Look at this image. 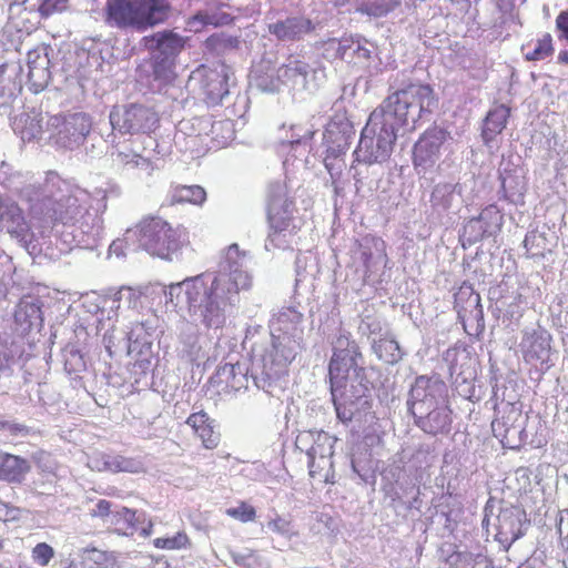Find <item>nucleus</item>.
Masks as SVG:
<instances>
[{"instance_id": "nucleus-1", "label": "nucleus", "mask_w": 568, "mask_h": 568, "mask_svg": "<svg viewBox=\"0 0 568 568\" xmlns=\"http://www.w3.org/2000/svg\"><path fill=\"white\" fill-rule=\"evenodd\" d=\"M0 183L17 193L28 204L30 215L44 223H52L48 239L34 243L41 247L38 255L57 260L73 248L94 250L102 240V214L106 210V191L95 189L92 193L62 180L54 171H48L43 183L33 180L30 172L12 171L2 162Z\"/></svg>"}, {"instance_id": "nucleus-2", "label": "nucleus", "mask_w": 568, "mask_h": 568, "mask_svg": "<svg viewBox=\"0 0 568 568\" xmlns=\"http://www.w3.org/2000/svg\"><path fill=\"white\" fill-rule=\"evenodd\" d=\"M250 264L251 256L232 244L221 255L216 270L171 284L168 302L186 308L206 328H222L239 312L242 295L252 288Z\"/></svg>"}, {"instance_id": "nucleus-3", "label": "nucleus", "mask_w": 568, "mask_h": 568, "mask_svg": "<svg viewBox=\"0 0 568 568\" xmlns=\"http://www.w3.org/2000/svg\"><path fill=\"white\" fill-rule=\"evenodd\" d=\"M301 339L268 334L263 343H252L251 377L254 386L270 398L282 399L287 386L288 366L301 353Z\"/></svg>"}, {"instance_id": "nucleus-4", "label": "nucleus", "mask_w": 568, "mask_h": 568, "mask_svg": "<svg viewBox=\"0 0 568 568\" xmlns=\"http://www.w3.org/2000/svg\"><path fill=\"white\" fill-rule=\"evenodd\" d=\"M133 237H136L138 248L165 261L178 258L189 242L184 227L173 226L160 216H146L133 229H128L126 239Z\"/></svg>"}, {"instance_id": "nucleus-5", "label": "nucleus", "mask_w": 568, "mask_h": 568, "mask_svg": "<svg viewBox=\"0 0 568 568\" xmlns=\"http://www.w3.org/2000/svg\"><path fill=\"white\" fill-rule=\"evenodd\" d=\"M390 89L394 91L384 100V108L397 116L398 123L408 130L425 114L436 109L438 99L429 84L420 82H405L396 75Z\"/></svg>"}, {"instance_id": "nucleus-6", "label": "nucleus", "mask_w": 568, "mask_h": 568, "mask_svg": "<svg viewBox=\"0 0 568 568\" xmlns=\"http://www.w3.org/2000/svg\"><path fill=\"white\" fill-rule=\"evenodd\" d=\"M294 203L287 197L286 185L275 181L267 189V220L270 232L265 241L266 251L290 248L297 226L294 217Z\"/></svg>"}, {"instance_id": "nucleus-7", "label": "nucleus", "mask_w": 568, "mask_h": 568, "mask_svg": "<svg viewBox=\"0 0 568 568\" xmlns=\"http://www.w3.org/2000/svg\"><path fill=\"white\" fill-rule=\"evenodd\" d=\"M332 357L328 363L331 388H339L356 383H365L363 356L356 341L344 329L332 342Z\"/></svg>"}, {"instance_id": "nucleus-8", "label": "nucleus", "mask_w": 568, "mask_h": 568, "mask_svg": "<svg viewBox=\"0 0 568 568\" xmlns=\"http://www.w3.org/2000/svg\"><path fill=\"white\" fill-rule=\"evenodd\" d=\"M169 16L164 0H110L108 20L119 28L143 31L163 22Z\"/></svg>"}, {"instance_id": "nucleus-9", "label": "nucleus", "mask_w": 568, "mask_h": 568, "mask_svg": "<svg viewBox=\"0 0 568 568\" xmlns=\"http://www.w3.org/2000/svg\"><path fill=\"white\" fill-rule=\"evenodd\" d=\"M325 78L324 69L320 63L310 64L298 55L291 54L277 69L276 80L266 83V78H260L257 85L268 92L278 90L280 83L290 85L294 90L314 91Z\"/></svg>"}, {"instance_id": "nucleus-10", "label": "nucleus", "mask_w": 568, "mask_h": 568, "mask_svg": "<svg viewBox=\"0 0 568 568\" xmlns=\"http://www.w3.org/2000/svg\"><path fill=\"white\" fill-rule=\"evenodd\" d=\"M36 290L39 291V286ZM43 306L44 302L34 288L23 294L14 307L12 333L32 343L43 326Z\"/></svg>"}, {"instance_id": "nucleus-11", "label": "nucleus", "mask_w": 568, "mask_h": 568, "mask_svg": "<svg viewBox=\"0 0 568 568\" xmlns=\"http://www.w3.org/2000/svg\"><path fill=\"white\" fill-rule=\"evenodd\" d=\"M448 402V387L439 375H419L410 385L407 398L409 414H423L432 408Z\"/></svg>"}, {"instance_id": "nucleus-12", "label": "nucleus", "mask_w": 568, "mask_h": 568, "mask_svg": "<svg viewBox=\"0 0 568 568\" xmlns=\"http://www.w3.org/2000/svg\"><path fill=\"white\" fill-rule=\"evenodd\" d=\"M233 75L232 68L223 62L214 68L201 65L191 75V81H197L204 101L210 106L222 104L230 94V80Z\"/></svg>"}, {"instance_id": "nucleus-13", "label": "nucleus", "mask_w": 568, "mask_h": 568, "mask_svg": "<svg viewBox=\"0 0 568 568\" xmlns=\"http://www.w3.org/2000/svg\"><path fill=\"white\" fill-rule=\"evenodd\" d=\"M109 118L112 130L130 134L149 132L159 121L154 111L141 104L116 106Z\"/></svg>"}, {"instance_id": "nucleus-14", "label": "nucleus", "mask_w": 568, "mask_h": 568, "mask_svg": "<svg viewBox=\"0 0 568 568\" xmlns=\"http://www.w3.org/2000/svg\"><path fill=\"white\" fill-rule=\"evenodd\" d=\"M366 392L367 386L365 383L331 388L332 400L339 422L348 424L354 418L362 417L363 412L369 407Z\"/></svg>"}, {"instance_id": "nucleus-15", "label": "nucleus", "mask_w": 568, "mask_h": 568, "mask_svg": "<svg viewBox=\"0 0 568 568\" xmlns=\"http://www.w3.org/2000/svg\"><path fill=\"white\" fill-rule=\"evenodd\" d=\"M383 490L392 501H402L404 497L420 487L425 480L403 465V458L394 459L381 473Z\"/></svg>"}, {"instance_id": "nucleus-16", "label": "nucleus", "mask_w": 568, "mask_h": 568, "mask_svg": "<svg viewBox=\"0 0 568 568\" xmlns=\"http://www.w3.org/2000/svg\"><path fill=\"white\" fill-rule=\"evenodd\" d=\"M92 122L85 113H71L67 115H52L47 122L49 140L55 142L73 141L79 142L91 136Z\"/></svg>"}, {"instance_id": "nucleus-17", "label": "nucleus", "mask_w": 568, "mask_h": 568, "mask_svg": "<svg viewBox=\"0 0 568 568\" xmlns=\"http://www.w3.org/2000/svg\"><path fill=\"white\" fill-rule=\"evenodd\" d=\"M495 526L496 540L505 550H508L516 540L526 534L530 520L523 507L505 505L499 508Z\"/></svg>"}, {"instance_id": "nucleus-18", "label": "nucleus", "mask_w": 568, "mask_h": 568, "mask_svg": "<svg viewBox=\"0 0 568 568\" xmlns=\"http://www.w3.org/2000/svg\"><path fill=\"white\" fill-rule=\"evenodd\" d=\"M135 145L136 148L130 149L129 144H122L123 149L112 151L111 155H115L118 162L139 168L150 174L159 168V162L172 152V144H152V148L145 144Z\"/></svg>"}, {"instance_id": "nucleus-19", "label": "nucleus", "mask_w": 568, "mask_h": 568, "mask_svg": "<svg viewBox=\"0 0 568 568\" xmlns=\"http://www.w3.org/2000/svg\"><path fill=\"white\" fill-rule=\"evenodd\" d=\"M336 438L326 432L320 430L316 435V444L313 445L307 455L310 476L325 484L334 483V468L332 456Z\"/></svg>"}, {"instance_id": "nucleus-20", "label": "nucleus", "mask_w": 568, "mask_h": 568, "mask_svg": "<svg viewBox=\"0 0 568 568\" xmlns=\"http://www.w3.org/2000/svg\"><path fill=\"white\" fill-rule=\"evenodd\" d=\"M209 341L196 324L184 321L178 326L175 352L181 359L197 363L207 357Z\"/></svg>"}, {"instance_id": "nucleus-21", "label": "nucleus", "mask_w": 568, "mask_h": 568, "mask_svg": "<svg viewBox=\"0 0 568 568\" xmlns=\"http://www.w3.org/2000/svg\"><path fill=\"white\" fill-rule=\"evenodd\" d=\"M403 128L398 123L397 116L388 112V109L384 108V102L375 109L366 125L363 128L358 142L365 140L376 142H395L400 136L399 129Z\"/></svg>"}, {"instance_id": "nucleus-22", "label": "nucleus", "mask_w": 568, "mask_h": 568, "mask_svg": "<svg viewBox=\"0 0 568 568\" xmlns=\"http://www.w3.org/2000/svg\"><path fill=\"white\" fill-rule=\"evenodd\" d=\"M32 343L14 335L13 333H0V372L10 376L16 371L22 369L30 359Z\"/></svg>"}, {"instance_id": "nucleus-23", "label": "nucleus", "mask_w": 568, "mask_h": 568, "mask_svg": "<svg viewBox=\"0 0 568 568\" xmlns=\"http://www.w3.org/2000/svg\"><path fill=\"white\" fill-rule=\"evenodd\" d=\"M503 225V214L496 205L486 206L477 217L469 219L464 227L460 239L463 245H473L486 236L497 234Z\"/></svg>"}, {"instance_id": "nucleus-24", "label": "nucleus", "mask_w": 568, "mask_h": 568, "mask_svg": "<svg viewBox=\"0 0 568 568\" xmlns=\"http://www.w3.org/2000/svg\"><path fill=\"white\" fill-rule=\"evenodd\" d=\"M251 368L245 363L226 362L220 364L215 374L211 377V384L220 394L236 395L242 389H247Z\"/></svg>"}, {"instance_id": "nucleus-25", "label": "nucleus", "mask_w": 568, "mask_h": 568, "mask_svg": "<svg viewBox=\"0 0 568 568\" xmlns=\"http://www.w3.org/2000/svg\"><path fill=\"white\" fill-rule=\"evenodd\" d=\"M316 22L303 16H286L267 24V31L278 42L293 43L305 39L316 29Z\"/></svg>"}, {"instance_id": "nucleus-26", "label": "nucleus", "mask_w": 568, "mask_h": 568, "mask_svg": "<svg viewBox=\"0 0 568 568\" xmlns=\"http://www.w3.org/2000/svg\"><path fill=\"white\" fill-rule=\"evenodd\" d=\"M551 341V334L541 326L524 329L519 344L524 359L527 363L537 361L547 363L550 356Z\"/></svg>"}, {"instance_id": "nucleus-27", "label": "nucleus", "mask_w": 568, "mask_h": 568, "mask_svg": "<svg viewBox=\"0 0 568 568\" xmlns=\"http://www.w3.org/2000/svg\"><path fill=\"white\" fill-rule=\"evenodd\" d=\"M415 425L428 435H446L452 429L453 412L448 402L427 408L423 414H412Z\"/></svg>"}, {"instance_id": "nucleus-28", "label": "nucleus", "mask_w": 568, "mask_h": 568, "mask_svg": "<svg viewBox=\"0 0 568 568\" xmlns=\"http://www.w3.org/2000/svg\"><path fill=\"white\" fill-rule=\"evenodd\" d=\"M50 64L47 47H39L28 52V82L32 92L39 93L48 87L51 80Z\"/></svg>"}, {"instance_id": "nucleus-29", "label": "nucleus", "mask_w": 568, "mask_h": 568, "mask_svg": "<svg viewBox=\"0 0 568 568\" xmlns=\"http://www.w3.org/2000/svg\"><path fill=\"white\" fill-rule=\"evenodd\" d=\"M226 8L230 7L222 2L209 3L186 20V29L196 33L206 26L222 27L230 24L234 20V16L226 11Z\"/></svg>"}, {"instance_id": "nucleus-30", "label": "nucleus", "mask_w": 568, "mask_h": 568, "mask_svg": "<svg viewBox=\"0 0 568 568\" xmlns=\"http://www.w3.org/2000/svg\"><path fill=\"white\" fill-rule=\"evenodd\" d=\"M455 308L459 321L466 323L475 322L481 329L485 326L484 311L480 304V295L470 286H462L455 294Z\"/></svg>"}, {"instance_id": "nucleus-31", "label": "nucleus", "mask_w": 568, "mask_h": 568, "mask_svg": "<svg viewBox=\"0 0 568 568\" xmlns=\"http://www.w3.org/2000/svg\"><path fill=\"white\" fill-rule=\"evenodd\" d=\"M113 523L115 530L124 536H133L139 532L142 537H149L152 534L153 524L143 511L123 507L114 514Z\"/></svg>"}, {"instance_id": "nucleus-32", "label": "nucleus", "mask_w": 568, "mask_h": 568, "mask_svg": "<svg viewBox=\"0 0 568 568\" xmlns=\"http://www.w3.org/2000/svg\"><path fill=\"white\" fill-rule=\"evenodd\" d=\"M303 313L293 306L282 307L273 314L270 322V333L276 335H288L290 337L303 341Z\"/></svg>"}, {"instance_id": "nucleus-33", "label": "nucleus", "mask_w": 568, "mask_h": 568, "mask_svg": "<svg viewBox=\"0 0 568 568\" xmlns=\"http://www.w3.org/2000/svg\"><path fill=\"white\" fill-rule=\"evenodd\" d=\"M462 196V186L459 183H438L434 186L430 194V207L434 219L440 221L447 216L454 209L457 197Z\"/></svg>"}, {"instance_id": "nucleus-34", "label": "nucleus", "mask_w": 568, "mask_h": 568, "mask_svg": "<svg viewBox=\"0 0 568 568\" xmlns=\"http://www.w3.org/2000/svg\"><path fill=\"white\" fill-rule=\"evenodd\" d=\"M144 45L152 54L175 60L184 48V39L173 31L156 32L143 38Z\"/></svg>"}, {"instance_id": "nucleus-35", "label": "nucleus", "mask_w": 568, "mask_h": 568, "mask_svg": "<svg viewBox=\"0 0 568 568\" xmlns=\"http://www.w3.org/2000/svg\"><path fill=\"white\" fill-rule=\"evenodd\" d=\"M361 261L364 266V282H368L377 266L386 260L384 242L379 239H364L359 244Z\"/></svg>"}, {"instance_id": "nucleus-36", "label": "nucleus", "mask_w": 568, "mask_h": 568, "mask_svg": "<svg viewBox=\"0 0 568 568\" xmlns=\"http://www.w3.org/2000/svg\"><path fill=\"white\" fill-rule=\"evenodd\" d=\"M186 424L194 429L205 448L213 449L219 445L220 434L214 429V420L204 410L191 414Z\"/></svg>"}, {"instance_id": "nucleus-37", "label": "nucleus", "mask_w": 568, "mask_h": 568, "mask_svg": "<svg viewBox=\"0 0 568 568\" xmlns=\"http://www.w3.org/2000/svg\"><path fill=\"white\" fill-rule=\"evenodd\" d=\"M29 470L30 465L27 459L16 455L0 453V480L11 484H21Z\"/></svg>"}, {"instance_id": "nucleus-38", "label": "nucleus", "mask_w": 568, "mask_h": 568, "mask_svg": "<svg viewBox=\"0 0 568 568\" xmlns=\"http://www.w3.org/2000/svg\"><path fill=\"white\" fill-rule=\"evenodd\" d=\"M356 135L353 123L345 113H336L325 125L324 142H348Z\"/></svg>"}, {"instance_id": "nucleus-39", "label": "nucleus", "mask_w": 568, "mask_h": 568, "mask_svg": "<svg viewBox=\"0 0 568 568\" xmlns=\"http://www.w3.org/2000/svg\"><path fill=\"white\" fill-rule=\"evenodd\" d=\"M372 351L379 361L389 365L399 363L405 355L399 343L388 332L378 339L373 338Z\"/></svg>"}, {"instance_id": "nucleus-40", "label": "nucleus", "mask_w": 568, "mask_h": 568, "mask_svg": "<svg viewBox=\"0 0 568 568\" xmlns=\"http://www.w3.org/2000/svg\"><path fill=\"white\" fill-rule=\"evenodd\" d=\"M12 130L20 136L22 142H32L33 140H42V128L37 116L28 113H21L13 118L11 123Z\"/></svg>"}, {"instance_id": "nucleus-41", "label": "nucleus", "mask_w": 568, "mask_h": 568, "mask_svg": "<svg viewBox=\"0 0 568 568\" xmlns=\"http://www.w3.org/2000/svg\"><path fill=\"white\" fill-rule=\"evenodd\" d=\"M240 38L219 32L210 36L204 41L205 52L215 57H222L236 51L240 48Z\"/></svg>"}, {"instance_id": "nucleus-42", "label": "nucleus", "mask_w": 568, "mask_h": 568, "mask_svg": "<svg viewBox=\"0 0 568 568\" xmlns=\"http://www.w3.org/2000/svg\"><path fill=\"white\" fill-rule=\"evenodd\" d=\"M509 112L506 105H499L487 114L483 126L484 142H491L501 133L506 126Z\"/></svg>"}, {"instance_id": "nucleus-43", "label": "nucleus", "mask_w": 568, "mask_h": 568, "mask_svg": "<svg viewBox=\"0 0 568 568\" xmlns=\"http://www.w3.org/2000/svg\"><path fill=\"white\" fill-rule=\"evenodd\" d=\"M393 152L392 144H357L354 150L355 161L365 164L382 163Z\"/></svg>"}, {"instance_id": "nucleus-44", "label": "nucleus", "mask_w": 568, "mask_h": 568, "mask_svg": "<svg viewBox=\"0 0 568 568\" xmlns=\"http://www.w3.org/2000/svg\"><path fill=\"white\" fill-rule=\"evenodd\" d=\"M432 464L433 456L428 445H420L407 460L403 459V465L408 468V471H413L424 480L429 478L428 468Z\"/></svg>"}, {"instance_id": "nucleus-45", "label": "nucleus", "mask_w": 568, "mask_h": 568, "mask_svg": "<svg viewBox=\"0 0 568 568\" xmlns=\"http://www.w3.org/2000/svg\"><path fill=\"white\" fill-rule=\"evenodd\" d=\"M20 273L13 264L12 256L0 248V300L9 293L7 285L11 288L20 287Z\"/></svg>"}, {"instance_id": "nucleus-46", "label": "nucleus", "mask_w": 568, "mask_h": 568, "mask_svg": "<svg viewBox=\"0 0 568 568\" xmlns=\"http://www.w3.org/2000/svg\"><path fill=\"white\" fill-rule=\"evenodd\" d=\"M448 568H494L491 560L483 554L455 551L448 556Z\"/></svg>"}, {"instance_id": "nucleus-47", "label": "nucleus", "mask_w": 568, "mask_h": 568, "mask_svg": "<svg viewBox=\"0 0 568 568\" xmlns=\"http://www.w3.org/2000/svg\"><path fill=\"white\" fill-rule=\"evenodd\" d=\"M501 191L506 200L518 205L524 203L526 182L524 176L518 174H506L501 176Z\"/></svg>"}, {"instance_id": "nucleus-48", "label": "nucleus", "mask_w": 568, "mask_h": 568, "mask_svg": "<svg viewBox=\"0 0 568 568\" xmlns=\"http://www.w3.org/2000/svg\"><path fill=\"white\" fill-rule=\"evenodd\" d=\"M438 146L439 144H414L413 162L418 173H425L436 163Z\"/></svg>"}, {"instance_id": "nucleus-49", "label": "nucleus", "mask_w": 568, "mask_h": 568, "mask_svg": "<svg viewBox=\"0 0 568 568\" xmlns=\"http://www.w3.org/2000/svg\"><path fill=\"white\" fill-rule=\"evenodd\" d=\"M268 531L282 537L285 540H291L298 535L295 525L288 516H281L276 511L268 515V520L265 524Z\"/></svg>"}, {"instance_id": "nucleus-50", "label": "nucleus", "mask_w": 568, "mask_h": 568, "mask_svg": "<svg viewBox=\"0 0 568 568\" xmlns=\"http://www.w3.org/2000/svg\"><path fill=\"white\" fill-rule=\"evenodd\" d=\"M206 199L205 190L200 185H181L172 194L174 203L202 204Z\"/></svg>"}, {"instance_id": "nucleus-51", "label": "nucleus", "mask_w": 568, "mask_h": 568, "mask_svg": "<svg viewBox=\"0 0 568 568\" xmlns=\"http://www.w3.org/2000/svg\"><path fill=\"white\" fill-rule=\"evenodd\" d=\"M385 322L382 317L373 314H363L358 324V333L367 338H381L385 335Z\"/></svg>"}, {"instance_id": "nucleus-52", "label": "nucleus", "mask_w": 568, "mask_h": 568, "mask_svg": "<svg viewBox=\"0 0 568 568\" xmlns=\"http://www.w3.org/2000/svg\"><path fill=\"white\" fill-rule=\"evenodd\" d=\"M144 470V464L140 458L126 457L120 454L111 453L110 473H130L139 474Z\"/></svg>"}, {"instance_id": "nucleus-53", "label": "nucleus", "mask_w": 568, "mask_h": 568, "mask_svg": "<svg viewBox=\"0 0 568 568\" xmlns=\"http://www.w3.org/2000/svg\"><path fill=\"white\" fill-rule=\"evenodd\" d=\"M400 4V0H374L363 2L357 11L374 18H382L395 10Z\"/></svg>"}, {"instance_id": "nucleus-54", "label": "nucleus", "mask_w": 568, "mask_h": 568, "mask_svg": "<svg viewBox=\"0 0 568 568\" xmlns=\"http://www.w3.org/2000/svg\"><path fill=\"white\" fill-rule=\"evenodd\" d=\"M90 568H114L115 558L111 552L97 548H85L81 555Z\"/></svg>"}, {"instance_id": "nucleus-55", "label": "nucleus", "mask_w": 568, "mask_h": 568, "mask_svg": "<svg viewBox=\"0 0 568 568\" xmlns=\"http://www.w3.org/2000/svg\"><path fill=\"white\" fill-rule=\"evenodd\" d=\"M280 130L285 131V135L281 138V142H306L312 140L316 133L312 124H292L288 128L282 124Z\"/></svg>"}, {"instance_id": "nucleus-56", "label": "nucleus", "mask_w": 568, "mask_h": 568, "mask_svg": "<svg viewBox=\"0 0 568 568\" xmlns=\"http://www.w3.org/2000/svg\"><path fill=\"white\" fill-rule=\"evenodd\" d=\"M122 310V303L118 300V291L101 301V305H97L95 315L98 322L102 324L104 320L112 321L119 316V311Z\"/></svg>"}, {"instance_id": "nucleus-57", "label": "nucleus", "mask_w": 568, "mask_h": 568, "mask_svg": "<svg viewBox=\"0 0 568 568\" xmlns=\"http://www.w3.org/2000/svg\"><path fill=\"white\" fill-rule=\"evenodd\" d=\"M354 40L352 39H329L325 43V55L332 59H346L352 57Z\"/></svg>"}, {"instance_id": "nucleus-58", "label": "nucleus", "mask_w": 568, "mask_h": 568, "mask_svg": "<svg viewBox=\"0 0 568 568\" xmlns=\"http://www.w3.org/2000/svg\"><path fill=\"white\" fill-rule=\"evenodd\" d=\"M64 371L69 374H79L85 371V361L81 352L74 346L63 349Z\"/></svg>"}, {"instance_id": "nucleus-59", "label": "nucleus", "mask_w": 568, "mask_h": 568, "mask_svg": "<svg viewBox=\"0 0 568 568\" xmlns=\"http://www.w3.org/2000/svg\"><path fill=\"white\" fill-rule=\"evenodd\" d=\"M153 74L156 80L162 82L171 81L174 78V61L163 58L161 54H152Z\"/></svg>"}, {"instance_id": "nucleus-60", "label": "nucleus", "mask_w": 568, "mask_h": 568, "mask_svg": "<svg viewBox=\"0 0 568 568\" xmlns=\"http://www.w3.org/2000/svg\"><path fill=\"white\" fill-rule=\"evenodd\" d=\"M520 412L514 406L510 407L509 415L507 417H503L501 419H495L491 424L493 430L499 432L501 428L505 432V437L509 434H519L523 432L521 426H516L515 422L518 417H520Z\"/></svg>"}, {"instance_id": "nucleus-61", "label": "nucleus", "mask_w": 568, "mask_h": 568, "mask_svg": "<svg viewBox=\"0 0 568 568\" xmlns=\"http://www.w3.org/2000/svg\"><path fill=\"white\" fill-rule=\"evenodd\" d=\"M231 557L233 562L242 568H265V564L261 557L250 549L243 551H232Z\"/></svg>"}, {"instance_id": "nucleus-62", "label": "nucleus", "mask_w": 568, "mask_h": 568, "mask_svg": "<svg viewBox=\"0 0 568 568\" xmlns=\"http://www.w3.org/2000/svg\"><path fill=\"white\" fill-rule=\"evenodd\" d=\"M189 544V537L183 531H179L171 537H160L153 540L154 547L166 550L184 549Z\"/></svg>"}, {"instance_id": "nucleus-63", "label": "nucleus", "mask_w": 568, "mask_h": 568, "mask_svg": "<svg viewBox=\"0 0 568 568\" xmlns=\"http://www.w3.org/2000/svg\"><path fill=\"white\" fill-rule=\"evenodd\" d=\"M552 52L554 48L551 36L549 33H546L542 36L541 39L537 41L536 48L531 52H527L525 54V58L528 61H539L551 55Z\"/></svg>"}, {"instance_id": "nucleus-64", "label": "nucleus", "mask_w": 568, "mask_h": 568, "mask_svg": "<svg viewBox=\"0 0 568 568\" xmlns=\"http://www.w3.org/2000/svg\"><path fill=\"white\" fill-rule=\"evenodd\" d=\"M546 239L537 232H529L524 240V247L530 257L541 256Z\"/></svg>"}]
</instances>
